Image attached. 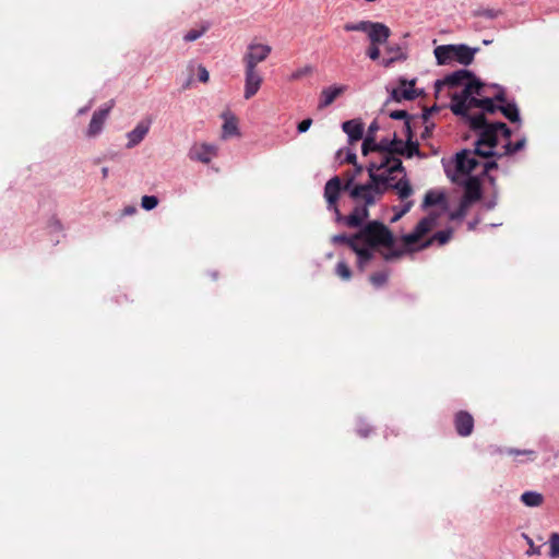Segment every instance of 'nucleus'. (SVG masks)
<instances>
[{"instance_id":"obj_1","label":"nucleus","mask_w":559,"mask_h":559,"mask_svg":"<svg viewBox=\"0 0 559 559\" xmlns=\"http://www.w3.org/2000/svg\"><path fill=\"white\" fill-rule=\"evenodd\" d=\"M377 158L368 166L370 181L364 185H355L350 190V198L354 201H365L367 204H374L389 190H395L399 199L403 202L396 211L393 222L400 219L412 209L414 202L408 200L414 190L406 177L402 160L390 152H376Z\"/></svg>"},{"instance_id":"obj_2","label":"nucleus","mask_w":559,"mask_h":559,"mask_svg":"<svg viewBox=\"0 0 559 559\" xmlns=\"http://www.w3.org/2000/svg\"><path fill=\"white\" fill-rule=\"evenodd\" d=\"M331 241L334 245H348L357 254L358 267L364 271L373 258L376 249L379 247L390 249L393 246L394 238L385 225L378 221H372L354 236H346L345 234L334 235Z\"/></svg>"},{"instance_id":"obj_3","label":"nucleus","mask_w":559,"mask_h":559,"mask_svg":"<svg viewBox=\"0 0 559 559\" xmlns=\"http://www.w3.org/2000/svg\"><path fill=\"white\" fill-rule=\"evenodd\" d=\"M471 128L480 130V145L489 144L496 157L509 156L524 148L526 140L523 138L511 143V130L503 122L488 123L485 116L479 115L471 118Z\"/></svg>"},{"instance_id":"obj_4","label":"nucleus","mask_w":559,"mask_h":559,"mask_svg":"<svg viewBox=\"0 0 559 559\" xmlns=\"http://www.w3.org/2000/svg\"><path fill=\"white\" fill-rule=\"evenodd\" d=\"M354 186V177L348 178V180L343 183L337 176L331 178L324 186V199L328 204V210L334 212L335 222L343 223L350 228L360 227L362 225L369 216L368 207L372 205L367 204L365 201H356L357 203H362V205H356L348 216L341 214L337 206L340 194L342 191H348L350 193Z\"/></svg>"},{"instance_id":"obj_5","label":"nucleus","mask_w":559,"mask_h":559,"mask_svg":"<svg viewBox=\"0 0 559 559\" xmlns=\"http://www.w3.org/2000/svg\"><path fill=\"white\" fill-rule=\"evenodd\" d=\"M483 85L481 83L468 84L460 93H453L451 95V110L454 115L463 116L468 120L471 124V118L477 115H469V110L473 108H480L483 111L493 112L496 107L491 98L478 99L476 95H480ZM480 115L484 116L483 112Z\"/></svg>"},{"instance_id":"obj_6","label":"nucleus","mask_w":559,"mask_h":559,"mask_svg":"<svg viewBox=\"0 0 559 559\" xmlns=\"http://www.w3.org/2000/svg\"><path fill=\"white\" fill-rule=\"evenodd\" d=\"M478 131V139L475 142L474 150H463L455 156V169L457 175L467 176L476 171L477 167L480 166L477 159L480 157H492L493 150L489 144H481L480 147V130Z\"/></svg>"},{"instance_id":"obj_7","label":"nucleus","mask_w":559,"mask_h":559,"mask_svg":"<svg viewBox=\"0 0 559 559\" xmlns=\"http://www.w3.org/2000/svg\"><path fill=\"white\" fill-rule=\"evenodd\" d=\"M477 48H471L466 45H441L435 48V57L438 64H450L457 61L461 64L468 66L473 62Z\"/></svg>"},{"instance_id":"obj_8","label":"nucleus","mask_w":559,"mask_h":559,"mask_svg":"<svg viewBox=\"0 0 559 559\" xmlns=\"http://www.w3.org/2000/svg\"><path fill=\"white\" fill-rule=\"evenodd\" d=\"M272 52V47L267 44L251 41L242 56L243 67L258 68V64L265 61Z\"/></svg>"},{"instance_id":"obj_9","label":"nucleus","mask_w":559,"mask_h":559,"mask_svg":"<svg viewBox=\"0 0 559 559\" xmlns=\"http://www.w3.org/2000/svg\"><path fill=\"white\" fill-rule=\"evenodd\" d=\"M474 83H480V82L478 80H476L469 71L459 70V71H455V72L447 75L442 80L436 81L435 88H436V93H440L442 91V88L445 86L449 88L462 86L464 90L466 87V85L474 84Z\"/></svg>"},{"instance_id":"obj_10","label":"nucleus","mask_w":559,"mask_h":559,"mask_svg":"<svg viewBox=\"0 0 559 559\" xmlns=\"http://www.w3.org/2000/svg\"><path fill=\"white\" fill-rule=\"evenodd\" d=\"M114 106L115 102L111 99L94 111L92 119L88 123V127L86 129L87 138H96L102 133L105 122Z\"/></svg>"},{"instance_id":"obj_11","label":"nucleus","mask_w":559,"mask_h":559,"mask_svg":"<svg viewBox=\"0 0 559 559\" xmlns=\"http://www.w3.org/2000/svg\"><path fill=\"white\" fill-rule=\"evenodd\" d=\"M245 69V85L243 97L245 99L252 98L261 88L263 76L258 68L243 67Z\"/></svg>"},{"instance_id":"obj_12","label":"nucleus","mask_w":559,"mask_h":559,"mask_svg":"<svg viewBox=\"0 0 559 559\" xmlns=\"http://www.w3.org/2000/svg\"><path fill=\"white\" fill-rule=\"evenodd\" d=\"M437 217L429 215L418 222L415 229L403 236V240L406 246L415 245L420 238H423L428 231H430L436 225Z\"/></svg>"},{"instance_id":"obj_13","label":"nucleus","mask_w":559,"mask_h":559,"mask_svg":"<svg viewBox=\"0 0 559 559\" xmlns=\"http://www.w3.org/2000/svg\"><path fill=\"white\" fill-rule=\"evenodd\" d=\"M216 155L217 146L209 143H195L188 153L190 159L204 164L210 163Z\"/></svg>"},{"instance_id":"obj_14","label":"nucleus","mask_w":559,"mask_h":559,"mask_svg":"<svg viewBox=\"0 0 559 559\" xmlns=\"http://www.w3.org/2000/svg\"><path fill=\"white\" fill-rule=\"evenodd\" d=\"M152 121L150 119H143L136 123V126L129 131L127 136V148H133L138 146L147 135L150 129H151Z\"/></svg>"},{"instance_id":"obj_15","label":"nucleus","mask_w":559,"mask_h":559,"mask_svg":"<svg viewBox=\"0 0 559 559\" xmlns=\"http://www.w3.org/2000/svg\"><path fill=\"white\" fill-rule=\"evenodd\" d=\"M347 90L346 85L342 84H333L328 87H324L320 93L319 105L320 109L326 108L334 103V100L340 97Z\"/></svg>"},{"instance_id":"obj_16","label":"nucleus","mask_w":559,"mask_h":559,"mask_svg":"<svg viewBox=\"0 0 559 559\" xmlns=\"http://www.w3.org/2000/svg\"><path fill=\"white\" fill-rule=\"evenodd\" d=\"M415 81H406L401 80L400 84L396 88H394L391 93V98L395 102L413 100L417 97V92L415 90Z\"/></svg>"},{"instance_id":"obj_17","label":"nucleus","mask_w":559,"mask_h":559,"mask_svg":"<svg viewBox=\"0 0 559 559\" xmlns=\"http://www.w3.org/2000/svg\"><path fill=\"white\" fill-rule=\"evenodd\" d=\"M481 195L480 187L475 178L469 177L465 182V191L462 198L463 207L469 209L472 203L479 200Z\"/></svg>"},{"instance_id":"obj_18","label":"nucleus","mask_w":559,"mask_h":559,"mask_svg":"<svg viewBox=\"0 0 559 559\" xmlns=\"http://www.w3.org/2000/svg\"><path fill=\"white\" fill-rule=\"evenodd\" d=\"M367 35L370 40V44H380L381 45V44H384L389 39V37L391 35V31L383 23L373 22L372 26L370 27Z\"/></svg>"},{"instance_id":"obj_19","label":"nucleus","mask_w":559,"mask_h":559,"mask_svg":"<svg viewBox=\"0 0 559 559\" xmlns=\"http://www.w3.org/2000/svg\"><path fill=\"white\" fill-rule=\"evenodd\" d=\"M342 129L347 134L349 144L362 139L364 123L360 120L353 119L345 121L342 124Z\"/></svg>"},{"instance_id":"obj_20","label":"nucleus","mask_w":559,"mask_h":559,"mask_svg":"<svg viewBox=\"0 0 559 559\" xmlns=\"http://www.w3.org/2000/svg\"><path fill=\"white\" fill-rule=\"evenodd\" d=\"M474 427V419L471 414L460 412L455 416V428L460 436L467 437L472 433Z\"/></svg>"},{"instance_id":"obj_21","label":"nucleus","mask_w":559,"mask_h":559,"mask_svg":"<svg viewBox=\"0 0 559 559\" xmlns=\"http://www.w3.org/2000/svg\"><path fill=\"white\" fill-rule=\"evenodd\" d=\"M223 118H224V123H223V129H222V138L228 139L230 136L238 135L239 130H238V123H237L236 117L230 114H224Z\"/></svg>"},{"instance_id":"obj_22","label":"nucleus","mask_w":559,"mask_h":559,"mask_svg":"<svg viewBox=\"0 0 559 559\" xmlns=\"http://www.w3.org/2000/svg\"><path fill=\"white\" fill-rule=\"evenodd\" d=\"M521 502L530 508H537L543 504L544 496L537 491H524L520 497Z\"/></svg>"},{"instance_id":"obj_23","label":"nucleus","mask_w":559,"mask_h":559,"mask_svg":"<svg viewBox=\"0 0 559 559\" xmlns=\"http://www.w3.org/2000/svg\"><path fill=\"white\" fill-rule=\"evenodd\" d=\"M379 130L378 121L374 120L370 123L368 128L367 135L364 139L362 145H361V152L362 155L367 156L370 153L371 144H373V140H376L374 134Z\"/></svg>"},{"instance_id":"obj_24","label":"nucleus","mask_w":559,"mask_h":559,"mask_svg":"<svg viewBox=\"0 0 559 559\" xmlns=\"http://www.w3.org/2000/svg\"><path fill=\"white\" fill-rule=\"evenodd\" d=\"M501 112L512 122L520 121L519 109L515 104L508 103L500 107Z\"/></svg>"},{"instance_id":"obj_25","label":"nucleus","mask_w":559,"mask_h":559,"mask_svg":"<svg viewBox=\"0 0 559 559\" xmlns=\"http://www.w3.org/2000/svg\"><path fill=\"white\" fill-rule=\"evenodd\" d=\"M371 21H360L358 23H347L344 26V29L347 32H364L368 34L370 27L372 26Z\"/></svg>"},{"instance_id":"obj_26","label":"nucleus","mask_w":559,"mask_h":559,"mask_svg":"<svg viewBox=\"0 0 559 559\" xmlns=\"http://www.w3.org/2000/svg\"><path fill=\"white\" fill-rule=\"evenodd\" d=\"M451 236V229L440 230L436 233L430 240L426 241L423 247H428L432 241H438L439 245H444L450 240Z\"/></svg>"},{"instance_id":"obj_27","label":"nucleus","mask_w":559,"mask_h":559,"mask_svg":"<svg viewBox=\"0 0 559 559\" xmlns=\"http://www.w3.org/2000/svg\"><path fill=\"white\" fill-rule=\"evenodd\" d=\"M443 199H444L443 194L430 190L425 194L423 206L428 207V206L439 204L443 201Z\"/></svg>"},{"instance_id":"obj_28","label":"nucleus","mask_w":559,"mask_h":559,"mask_svg":"<svg viewBox=\"0 0 559 559\" xmlns=\"http://www.w3.org/2000/svg\"><path fill=\"white\" fill-rule=\"evenodd\" d=\"M549 557L551 559L559 558V533H551L548 539Z\"/></svg>"},{"instance_id":"obj_29","label":"nucleus","mask_w":559,"mask_h":559,"mask_svg":"<svg viewBox=\"0 0 559 559\" xmlns=\"http://www.w3.org/2000/svg\"><path fill=\"white\" fill-rule=\"evenodd\" d=\"M393 139H382L379 143L373 140V144H371L370 152H390L392 153Z\"/></svg>"},{"instance_id":"obj_30","label":"nucleus","mask_w":559,"mask_h":559,"mask_svg":"<svg viewBox=\"0 0 559 559\" xmlns=\"http://www.w3.org/2000/svg\"><path fill=\"white\" fill-rule=\"evenodd\" d=\"M337 157L341 159L342 163L345 162L357 166V155L352 148L340 150L337 152Z\"/></svg>"},{"instance_id":"obj_31","label":"nucleus","mask_w":559,"mask_h":559,"mask_svg":"<svg viewBox=\"0 0 559 559\" xmlns=\"http://www.w3.org/2000/svg\"><path fill=\"white\" fill-rule=\"evenodd\" d=\"M335 273L344 281H348L352 277L350 269L344 261H340L336 264Z\"/></svg>"},{"instance_id":"obj_32","label":"nucleus","mask_w":559,"mask_h":559,"mask_svg":"<svg viewBox=\"0 0 559 559\" xmlns=\"http://www.w3.org/2000/svg\"><path fill=\"white\" fill-rule=\"evenodd\" d=\"M158 204V199L155 195H144L141 199V206L145 211H151L155 209Z\"/></svg>"},{"instance_id":"obj_33","label":"nucleus","mask_w":559,"mask_h":559,"mask_svg":"<svg viewBox=\"0 0 559 559\" xmlns=\"http://www.w3.org/2000/svg\"><path fill=\"white\" fill-rule=\"evenodd\" d=\"M313 69L311 66H305L302 68H299L297 70H295L290 76H289V80L292 81H297V80H300L301 78L312 73Z\"/></svg>"},{"instance_id":"obj_34","label":"nucleus","mask_w":559,"mask_h":559,"mask_svg":"<svg viewBox=\"0 0 559 559\" xmlns=\"http://www.w3.org/2000/svg\"><path fill=\"white\" fill-rule=\"evenodd\" d=\"M389 116H390V118L395 119V120H405L404 127L409 132L411 127H409V122L407 120V118H408L407 111H405V110H393V111H391L389 114Z\"/></svg>"},{"instance_id":"obj_35","label":"nucleus","mask_w":559,"mask_h":559,"mask_svg":"<svg viewBox=\"0 0 559 559\" xmlns=\"http://www.w3.org/2000/svg\"><path fill=\"white\" fill-rule=\"evenodd\" d=\"M404 155L407 156L408 158L415 155H419L418 144L416 142H412L411 140H408L404 148Z\"/></svg>"},{"instance_id":"obj_36","label":"nucleus","mask_w":559,"mask_h":559,"mask_svg":"<svg viewBox=\"0 0 559 559\" xmlns=\"http://www.w3.org/2000/svg\"><path fill=\"white\" fill-rule=\"evenodd\" d=\"M388 280V274L385 272L374 273L370 276V282L374 287L382 286Z\"/></svg>"},{"instance_id":"obj_37","label":"nucleus","mask_w":559,"mask_h":559,"mask_svg":"<svg viewBox=\"0 0 559 559\" xmlns=\"http://www.w3.org/2000/svg\"><path fill=\"white\" fill-rule=\"evenodd\" d=\"M405 145H406V143L403 142L402 140L397 139L396 134H394L392 155L393 156H394V154L404 155Z\"/></svg>"},{"instance_id":"obj_38","label":"nucleus","mask_w":559,"mask_h":559,"mask_svg":"<svg viewBox=\"0 0 559 559\" xmlns=\"http://www.w3.org/2000/svg\"><path fill=\"white\" fill-rule=\"evenodd\" d=\"M390 52H395L396 55L394 57H391L389 59H382L381 64L384 67H389L391 63H393L395 60L402 59L403 53L401 52V49L397 47L396 49L389 48Z\"/></svg>"},{"instance_id":"obj_39","label":"nucleus","mask_w":559,"mask_h":559,"mask_svg":"<svg viewBox=\"0 0 559 559\" xmlns=\"http://www.w3.org/2000/svg\"><path fill=\"white\" fill-rule=\"evenodd\" d=\"M379 45L380 44H370V47L368 48L367 50V56L371 59V60H378L379 57H380V49H379Z\"/></svg>"},{"instance_id":"obj_40","label":"nucleus","mask_w":559,"mask_h":559,"mask_svg":"<svg viewBox=\"0 0 559 559\" xmlns=\"http://www.w3.org/2000/svg\"><path fill=\"white\" fill-rule=\"evenodd\" d=\"M507 453L510 455H527L530 457V460H534V457H535V452L532 450L520 451L516 449H508Z\"/></svg>"},{"instance_id":"obj_41","label":"nucleus","mask_w":559,"mask_h":559,"mask_svg":"<svg viewBox=\"0 0 559 559\" xmlns=\"http://www.w3.org/2000/svg\"><path fill=\"white\" fill-rule=\"evenodd\" d=\"M525 539L527 540V544L530 546L528 550L526 551V555L527 556H534V555H539L540 554V547H536L534 545V542L532 538H530L528 536L524 535Z\"/></svg>"},{"instance_id":"obj_42","label":"nucleus","mask_w":559,"mask_h":559,"mask_svg":"<svg viewBox=\"0 0 559 559\" xmlns=\"http://www.w3.org/2000/svg\"><path fill=\"white\" fill-rule=\"evenodd\" d=\"M198 78H199V81L202 82V83H206L209 82L210 80V74H209V71L206 70L205 67L199 64L198 66Z\"/></svg>"},{"instance_id":"obj_43","label":"nucleus","mask_w":559,"mask_h":559,"mask_svg":"<svg viewBox=\"0 0 559 559\" xmlns=\"http://www.w3.org/2000/svg\"><path fill=\"white\" fill-rule=\"evenodd\" d=\"M204 33V31H195V29H192L190 32H188L183 39L186 41H194L197 40L198 38H200L202 36V34Z\"/></svg>"},{"instance_id":"obj_44","label":"nucleus","mask_w":559,"mask_h":559,"mask_svg":"<svg viewBox=\"0 0 559 559\" xmlns=\"http://www.w3.org/2000/svg\"><path fill=\"white\" fill-rule=\"evenodd\" d=\"M468 209L463 207V202L461 201L459 209L451 213L450 217L451 219H459L466 215Z\"/></svg>"},{"instance_id":"obj_45","label":"nucleus","mask_w":559,"mask_h":559,"mask_svg":"<svg viewBox=\"0 0 559 559\" xmlns=\"http://www.w3.org/2000/svg\"><path fill=\"white\" fill-rule=\"evenodd\" d=\"M311 124H312V120L311 119H305V120H302V121H300L298 123L297 130H298L299 133H304V132L309 130Z\"/></svg>"},{"instance_id":"obj_46","label":"nucleus","mask_w":559,"mask_h":559,"mask_svg":"<svg viewBox=\"0 0 559 559\" xmlns=\"http://www.w3.org/2000/svg\"><path fill=\"white\" fill-rule=\"evenodd\" d=\"M495 160L486 162L481 165V174H488L491 169L497 168Z\"/></svg>"},{"instance_id":"obj_47","label":"nucleus","mask_w":559,"mask_h":559,"mask_svg":"<svg viewBox=\"0 0 559 559\" xmlns=\"http://www.w3.org/2000/svg\"><path fill=\"white\" fill-rule=\"evenodd\" d=\"M49 228L52 233H60L62 229L60 222L56 218L49 222Z\"/></svg>"},{"instance_id":"obj_48","label":"nucleus","mask_w":559,"mask_h":559,"mask_svg":"<svg viewBox=\"0 0 559 559\" xmlns=\"http://www.w3.org/2000/svg\"><path fill=\"white\" fill-rule=\"evenodd\" d=\"M401 254H402V252H401V251H396V250H389L388 252H384V253H383V258H384L386 261H390V260H393V259L399 258Z\"/></svg>"},{"instance_id":"obj_49","label":"nucleus","mask_w":559,"mask_h":559,"mask_svg":"<svg viewBox=\"0 0 559 559\" xmlns=\"http://www.w3.org/2000/svg\"><path fill=\"white\" fill-rule=\"evenodd\" d=\"M93 106V100H90V103L85 106V107H82L78 110V115L81 116V115H84L86 114Z\"/></svg>"},{"instance_id":"obj_50","label":"nucleus","mask_w":559,"mask_h":559,"mask_svg":"<svg viewBox=\"0 0 559 559\" xmlns=\"http://www.w3.org/2000/svg\"><path fill=\"white\" fill-rule=\"evenodd\" d=\"M108 174H109L108 167H103L102 168V176H103L104 179L108 177Z\"/></svg>"},{"instance_id":"obj_51","label":"nucleus","mask_w":559,"mask_h":559,"mask_svg":"<svg viewBox=\"0 0 559 559\" xmlns=\"http://www.w3.org/2000/svg\"><path fill=\"white\" fill-rule=\"evenodd\" d=\"M368 432H369V430H364L362 428H359V429H358V433H359L361 437H367V436H368Z\"/></svg>"},{"instance_id":"obj_52","label":"nucleus","mask_w":559,"mask_h":559,"mask_svg":"<svg viewBox=\"0 0 559 559\" xmlns=\"http://www.w3.org/2000/svg\"><path fill=\"white\" fill-rule=\"evenodd\" d=\"M134 212V209L133 207H126L124 209V213L126 214H132Z\"/></svg>"},{"instance_id":"obj_53","label":"nucleus","mask_w":559,"mask_h":559,"mask_svg":"<svg viewBox=\"0 0 559 559\" xmlns=\"http://www.w3.org/2000/svg\"><path fill=\"white\" fill-rule=\"evenodd\" d=\"M486 15H487L488 17H493V16H495V14H493L492 12H490V11H487V12H486Z\"/></svg>"},{"instance_id":"obj_54","label":"nucleus","mask_w":559,"mask_h":559,"mask_svg":"<svg viewBox=\"0 0 559 559\" xmlns=\"http://www.w3.org/2000/svg\"><path fill=\"white\" fill-rule=\"evenodd\" d=\"M191 80H192L191 78L188 80V82H187V83L185 84V86H183L185 88H187V87H189V86H190Z\"/></svg>"},{"instance_id":"obj_55","label":"nucleus","mask_w":559,"mask_h":559,"mask_svg":"<svg viewBox=\"0 0 559 559\" xmlns=\"http://www.w3.org/2000/svg\"><path fill=\"white\" fill-rule=\"evenodd\" d=\"M361 166H357V173H360L361 171Z\"/></svg>"},{"instance_id":"obj_56","label":"nucleus","mask_w":559,"mask_h":559,"mask_svg":"<svg viewBox=\"0 0 559 559\" xmlns=\"http://www.w3.org/2000/svg\"><path fill=\"white\" fill-rule=\"evenodd\" d=\"M489 180L491 183H493L495 179L492 177H489Z\"/></svg>"},{"instance_id":"obj_57","label":"nucleus","mask_w":559,"mask_h":559,"mask_svg":"<svg viewBox=\"0 0 559 559\" xmlns=\"http://www.w3.org/2000/svg\"><path fill=\"white\" fill-rule=\"evenodd\" d=\"M497 98H498L499 100H503V97H502V96H497Z\"/></svg>"}]
</instances>
